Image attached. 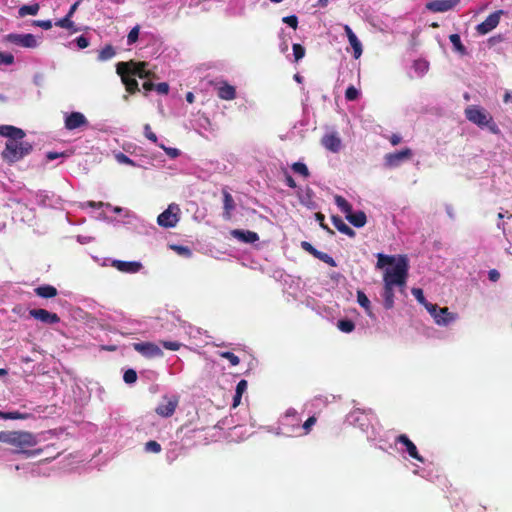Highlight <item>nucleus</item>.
Listing matches in <instances>:
<instances>
[{"mask_svg":"<svg viewBox=\"0 0 512 512\" xmlns=\"http://www.w3.org/2000/svg\"><path fill=\"white\" fill-rule=\"evenodd\" d=\"M219 355L227 359L232 366H237L240 363V358L230 351L220 352Z\"/></svg>","mask_w":512,"mask_h":512,"instance_id":"nucleus-41","label":"nucleus"},{"mask_svg":"<svg viewBox=\"0 0 512 512\" xmlns=\"http://www.w3.org/2000/svg\"><path fill=\"white\" fill-rule=\"evenodd\" d=\"M412 294L415 296V298L418 300L419 303L423 304L425 306V303H428L424 297L423 291L420 288H413Z\"/></svg>","mask_w":512,"mask_h":512,"instance_id":"nucleus-53","label":"nucleus"},{"mask_svg":"<svg viewBox=\"0 0 512 512\" xmlns=\"http://www.w3.org/2000/svg\"><path fill=\"white\" fill-rule=\"evenodd\" d=\"M178 398L176 396H173L171 398L163 397V402H161L155 409V412L164 418L171 417L174 412L176 411V408L178 406Z\"/></svg>","mask_w":512,"mask_h":512,"instance_id":"nucleus-12","label":"nucleus"},{"mask_svg":"<svg viewBox=\"0 0 512 512\" xmlns=\"http://www.w3.org/2000/svg\"><path fill=\"white\" fill-rule=\"evenodd\" d=\"M70 18L71 17H68V15H66L62 19H59L58 21H56L55 25L58 27H61V28L73 29V31L76 32L77 29L74 28V23L71 21Z\"/></svg>","mask_w":512,"mask_h":512,"instance_id":"nucleus-40","label":"nucleus"},{"mask_svg":"<svg viewBox=\"0 0 512 512\" xmlns=\"http://www.w3.org/2000/svg\"><path fill=\"white\" fill-rule=\"evenodd\" d=\"M409 264L406 256H399L397 262L385 269L383 283L397 286L401 292L406 287L408 279Z\"/></svg>","mask_w":512,"mask_h":512,"instance_id":"nucleus-3","label":"nucleus"},{"mask_svg":"<svg viewBox=\"0 0 512 512\" xmlns=\"http://www.w3.org/2000/svg\"><path fill=\"white\" fill-rule=\"evenodd\" d=\"M174 249L177 250L179 253H185L187 255L191 254L190 250L187 247L175 246Z\"/></svg>","mask_w":512,"mask_h":512,"instance_id":"nucleus-63","label":"nucleus"},{"mask_svg":"<svg viewBox=\"0 0 512 512\" xmlns=\"http://www.w3.org/2000/svg\"><path fill=\"white\" fill-rule=\"evenodd\" d=\"M0 442L10 446L13 453L23 454L26 457L38 456L43 452L42 448H35L39 440L29 431H0Z\"/></svg>","mask_w":512,"mask_h":512,"instance_id":"nucleus-2","label":"nucleus"},{"mask_svg":"<svg viewBox=\"0 0 512 512\" xmlns=\"http://www.w3.org/2000/svg\"><path fill=\"white\" fill-rule=\"evenodd\" d=\"M315 219L318 221V223L322 229H324L326 232H328L331 235L334 234V231L332 229H330L329 226L325 223L324 214H322L321 212H317L315 214Z\"/></svg>","mask_w":512,"mask_h":512,"instance_id":"nucleus-44","label":"nucleus"},{"mask_svg":"<svg viewBox=\"0 0 512 512\" xmlns=\"http://www.w3.org/2000/svg\"><path fill=\"white\" fill-rule=\"evenodd\" d=\"M116 72L121 77L127 92L130 94H136L140 91L139 84L135 79V76H132L129 70V64H121L120 62L117 63Z\"/></svg>","mask_w":512,"mask_h":512,"instance_id":"nucleus-6","label":"nucleus"},{"mask_svg":"<svg viewBox=\"0 0 512 512\" xmlns=\"http://www.w3.org/2000/svg\"><path fill=\"white\" fill-rule=\"evenodd\" d=\"M133 348L135 351H137L146 358H155L163 356V351L161 350V348L153 342L133 343Z\"/></svg>","mask_w":512,"mask_h":512,"instance_id":"nucleus-11","label":"nucleus"},{"mask_svg":"<svg viewBox=\"0 0 512 512\" xmlns=\"http://www.w3.org/2000/svg\"><path fill=\"white\" fill-rule=\"evenodd\" d=\"M5 40L9 43L25 47V48H35L38 43L33 34H15L11 33L5 36Z\"/></svg>","mask_w":512,"mask_h":512,"instance_id":"nucleus-10","label":"nucleus"},{"mask_svg":"<svg viewBox=\"0 0 512 512\" xmlns=\"http://www.w3.org/2000/svg\"><path fill=\"white\" fill-rule=\"evenodd\" d=\"M301 248L307 253L311 254L315 258L321 260L322 262L328 264L331 267H336L335 260L327 253L317 250L311 243L307 241L301 242Z\"/></svg>","mask_w":512,"mask_h":512,"instance_id":"nucleus-13","label":"nucleus"},{"mask_svg":"<svg viewBox=\"0 0 512 512\" xmlns=\"http://www.w3.org/2000/svg\"><path fill=\"white\" fill-rule=\"evenodd\" d=\"M39 10V5L37 3L33 5H24L19 9V15L24 17L26 15H35Z\"/></svg>","mask_w":512,"mask_h":512,"instance_id":"nucleus-38","label":"nucleus"},{"mask_svg":"<svg viewBox=\"0 0 512 512\" xmlns=\"http://www.w3.org/2000/svg\"><path fill=\"white\" fill-rule=\"evenodd\" d=\"M223 195V218L225 220H230L232 218V211L235 209V202L232 195L228 192L227 189H222Z\"/></svg>","mask_w":512,"mask_h":512,"instance_id":"nucleus-23","label":"nucleus"},{"mask_svg":"<svg viewBox=\"0 0 512 512\" xmlns=\"http://www.w3.org/2000/svg\"><path fill=\"white\" fill-rule=\"evenodd\" d=\"M344 31H345V34L348 38L350 45L353 48L354 58L358 59L362 55V52H363L362 44L349 25L344 26Z\"/></svg>","mask_w":512,"mask_h":512,"instance_id":"nucleus-22","label":"nucleus"},{"mask_svg":"<svg viewBox=\"0 0 512 512\" xmlns=\"http://www.w3.org/2000/svg\"><path fill=\"white\" fill-rule=\"evenodd\" d=\"M465 116L470 122L480 127L487 126L492 121V117L488 112L474 105L465 109Z\"/></svg>","mask_w":512,"mask_h":512,"instance_id":"nucleus-8","label":"nucleus"},{"mask_svg":"<svg viewBox=\"0 0 512 512\" xmlns=\"http://www.w3.org/2000/svg\"><path fill=\"white\" fill-rule=\"evenodd\" d=\"M75 41L80 49H85L89 46V40L84 35L77 37Z\"/></svg>","mask_w":512,"mask_h":512,"instance_id":"nucleus-55","label":"nucleus"},{"mask_svg":"<svg viewBox=\"0 0 512 512\" xmlns=\"http://www.w3.org/2000/svg\"><path fill=\"white\" fill-rule=\"evenodd\" d=\"M331 220H332V223L333 225L336 227V229L338 231H340L341 233L351 237V238H354L356 233L355 231L349 227L343 220L341 217L337 216V215H333L331 217Z\"/></svg>","mask_w":512,"mask_h":512,"instance_id":"nucleus-27","label":"nucleus"},{"mask_svg":"<svg viewBox=\"0 0 512 512\" xmlns=\"http://www.w3.org/2000/svg\"><path fill=\"white\" fill-rule=\"evenodd\" d=\"M14 63V56L11 53H4L0 51V66L12 65Z\"/></svg>","mask_w":512,"mask_h":512,"instance_id":"nucleus-47","label":"nucleus"},{"mask_svg":"<svg viewBox=\"0 0 512 512\" xmlns=\"http://www.w3.org/2000/svg\"><path fill=\"white\" fill-rule=\"evenodd\" d=\"M154 90L161 95H167L169 93L170 87L168 83L161 82L158 84H155Z\"/></svg>","mask_w":512,"mask_h":512,"instance_id":"nucleus-49","label":"nucleus"},{"mask_svg":"<svg viewBox=\"0 0 512 512\" xmlns=\"http://www.w3.org/2000/svg\"><path fill=\"white\" fill-rule=\"evenodd\" d=\"M394 287L393 285H388L384 283L382 298H383V306L385 309L390 310L394 307Z\"/></svg>","mask_w":512,"mask_h":512,"instance_id":"nucleus-25","label":"nucleus"},{"mask_svg":"<svg viewBox=\"0 0 512 512\" xmlns=\"http://www.w3.org/2000/svg\"><path fill=\"white\" fill-rule=\"evenodd\" d=\"M292 50H293L294 60L296 62L300 61L305 56V48L301 44H298V43L293 44Z\"/></svg>","mask_w":512,"mask_h":512,"instance_id":"nucleus-42","label":"nucleus"},{"mask_svg":"<svg viewBox=\"0 0 512 512\" xmlns=\"http://www.w3.org/2000/svg\"><path fill=\"white\" fill-rule=\"evenodd\" d=\"M65 128L75 130L88 125V120L81 112H71L65 117Z\"/></svg>","mask_w":512,"mask_h":512,"instance_id":"nucleus-15","label":"nucleus"},{"mask_svg":"<svg viewBox=\"0 0 512 512\" xmlns=\"http://www.w3.org/2000/svg\"><path fill=\"white\" fill-rule=\"evenodd\" d=\"M300 422L301 418L298 416L297 411L290 408L286 411L282 419V426L286 427L291 425V429H289L288 432H295V430L300 429Z\"/></svg>","mask_w":512,"mask_h":512,"instance_id":"nucleus-20","label":"nucleus"},{"mask_svg":"<svg viewBox=\"0 0 512 512\" xmlns=\"http://www.w3.org/2000/svg\"><path fill=\"white\" fill-rule=\"evenodd\" d=\"M217 95L222 100H233L236 98V89L234 86L224 82L218 87Z\"/></svg>","mask_w":512,"mask_h":512,"instance_id":"nucleus-26","label":"nucleus"},{"mask_svg":"<svg viewBox=\"0 0 512 512\" xmlns=\"http://www.w3.org/2000/svg\"><path fill=\"white\" fill-rule=\"evenodd\" d=\"M457 2H427L426 8L432 12H446L454 8Z\"/></svg>","mask_w":512,"mask_h":512,"instance_id":"nucleus-28","label":"nucleus"},{"mask_svg":"<svg viewBox=\"0 0 512 512\" xmlns=\"http://www.w3.org/2000/svg\"><path fill=\"white\" fill-rule=\"evenodd\" d=\"M449 40L452 43V45L456 51H458L462 54H464L466 52V49H465L464 45L462 44L461 38L458 34H451L449 36Z\"/></svg>","mask_w":512,"mask_h":512,"instance_id":"nucleus-37","label":"nucleus"},{"mask_svg":"<svg viewBox=\"0 0 512 512\" xmlns=\"http://www.w3.org/2000/svg\"><path fill=\"white\" fill-rule=\"evenodd\" d=\"M389 140L393 146H396L401 142L402 138L398 134H392Z\"/></svg>","mask_w":512,"mask_h":512,"instance_id":"nucleus-61","label":"nucleus"},{"mask_svg":"<svg viewBox=\"0 0 512 512\" xmlns=\"http://www.w3.org/2000/svg\"><path fill=\"white\" fill-rule=\"evenodd\" d=\"M282 21L293 29H296L298 26V18L295 15L283 17Z\"/></svg>","mask_w":512,"mask_h":512,"instance_id":"nucleus-50","label":"nucleus"},{"mask_svg":"<svg viewBox=\"0 0 512 512\" xmlns=\"http://www.w3.org/2000/svg\"><path fill=\"white\" fill-rule=\"evenodd\" d=\"M153 79H147L142 85L146 92L154 90L155 84L152 82Z\"/></svg>","mask_w":512,"mask_h":512,"instance_id":"nucleus-60","label":"nucleus"},{"mask_svg":"<svg viewBox=\"0 0 512 512\" xmlns=\"http://www.w3.org/2000/svg\"><path fill=\"white\" fill-rule=\"evenodd\" d=\"M321 144L333 153L339 152L342 146L341 139L336 132L325 134L321 139Z\"/></svg>","mask_w":512,"mask_h":512,"instance_id":"nucleus-19","label":"nucleus"},{"mask_svg":"<svg viewBox=\"0 0 512 512\" xmlns=\"http://www.w3.org/2000/svg\"><path fill=\"white\" fill-rule=\"evenodd\" d=\"M32 417L31 413H21L19 411L3 412L0 411V418L5 420H26Z\"/></svg>","mask_w":512,"mask_h":512,"instance_id":"nucleus-30","label":"nucleus"},{"mask_svg":"<svg viewBox=\"0 0 512 512\" xmlns=\"http://www.w3.org/2000/svg\"><path fill=\"white\" fill-rule=\"evenodd\" d=\"M112 266L123 273H137L142 268V264L137 261L114 260Z\"/></svg>","mask_w":512,"mask_h":512,"instance_id":"nucleus-21","label":"nucleus"},{"mask_svg":"<svg viewBox=\"0 0 512 512\" xmlns=\"http://www.w3.org/2000/svg\"><path fill=\"white\" fill-rule=\"evenodd\" d=\"M123 380L127 384H132L137 380V373L133 369H128L124 372Z\"/></svg>","mask_w":512,"mask_h":512,"instance_id":"nucleus-46","label":"nucleus"},{"mask_svg":"<svg viewBox=\"0 0 512 512\" xmlns=\"http://www.w3.org/2000/svg\"><path fill=\"white\" fill-rule=\"evenodd\" d=\"M144 133H145V136L147 139H149L153 143H157L158 138H157L156 134L151 130V127L149 124L144 125Z\"/></svg>","mask_w":512,"mask_h":512,"instance_id":"nucleus-52","label":"nucleus"},{"mask_svg":"<svg viewBox=\"0 0 512 512\" xmlns=\"http://www.w3.org/2000/svg\"><path fill=\"white\" fill-rule=\"evenodd\" d=\"M247 385H248V383H247L246 380H244V379L240 380L237 383L236 391L235 392L243 394L246 391V389H247Z\"/></svg>","mask_w":512,"mask_h":512,"instance_id":"nucleus-56","label":"nucleus"},{"mask_svg":"<svg viewBox=\"0 0 512 512\" xmlns=\"http://www.w3.org/2000/svg\"><path fill=\"white\" fill-rule=\"evenodd\" d=\"M0 136L7 138L1 156L9 164L23 159L32 150V145L24 140L26 134L21 128L12 125H1Z\"/></svg>","mask_w":512,"mask_h":512,"instance_id":"nucleus-1","label":"nucleus"},{"mask_svg":"<svg viewBox=\"0 0 512 512\" xmlns=\"http://www.w3.org/2000/svg\"><path fill=\"white\" fill-rule=\"evenodd\" d=\"M144 450L147 452V453H155V454H158L161 452L162 450V447L161 445L155 441V440H150L148 442L145 443V446H144Z\"/></svg>","mask_w":512,"mask_h":512,"instance_id":"nucleus-39","label":"nucleus"},{"mask_svg":"<svg viewBox=\"0 0 512 512\" xmlns=\"http://www.w3.org/2000/svg\"><path fill=\"white\" fill-rule=\"evenodd\" d=\"M412 157V151L410 148H405L395 153H389L385 155V164L388 167H396L402 161L409 160Z\"/></svg>","mask_w":512,"mask_h":512,"instance_id":"nucleus-17","label":"nucleus"},{"mask_svg":"<svg viewBox=\"0 0 512 512\" xmlns=\"http://www.w3.org/2000/svg\"><path fill=\"white\" fill-rule=\"evenodd\" d=\"M231 234L237 238L238 240L245 242V243H254L259 240V236L256 232L253 231H244L235 229L231 232Z\"/></svg>","mask_w":512,"mask_h":512,"instance_id":"nucleus-24","label":"nucleus"},{"mask_svg":"<svg viewBox=\"0 0 512 512\" xmlns=\"http://www.w3.org/2000/svg\"><path fill=\"white\" fill-rule=\"evenodd\" d=\"M426 310L440 326H448L457 319V314L449 311L447 307L440 308L437 304L425 303Z\"/></svg>","mask_w":512,"mask_h":512,"instance_id":"nucleus-5","label":"nucleus"},{"mask_svg":"<svg viewBox=\"0 0 512 512\" xmlns=\"http://www.w3.org/2000/svg\"><path fill=\"white\" fill-rule=\"evenodd\" d=\"M121 64H129V70L132 76L139 77L140 79H155L156 74L147 69L148 63L144 61L136 62L130 60L127 62H120Z\"/></svg>","mask_w":512,"mask_h":512,"instance_id":"nucleus-9","label":"nucleus"},{"mask_svg":"<svg viewBox=\"0 0 512 512\" xmlns=\"http://www.w3.org/2000/svg\"><path fill=\"white\" fill-rule=\"evenodd\" d=\"M285 183L290 188H296L297 186L295 180L288 172H285Z\"/></svg>","mask_w":512,"mask_h":512,"instance_id":"nucleus-57","label":"nucleus"},{"mask_svg":"<svg viewBox=\"0 0 512 512\" xmlns=\"http://www.w3.org/2000/svg\"><path fill=\"white\" fill-rule=\"evenodd\" d=\"M413 68L418 76H423L429 70V63L425 60L418 59L413 63Z\"/></svg>","mask_w":512,"mask_h":512,"instance_id":"nucleus-33","label":"nucleus"},{"mask_svg":"<svg viewBox=\"0 0 512 512\" xmlns=\"http://www.w3.org/2000/svg\"><path fill=\"white\" fill-rule=\"evenodd\" d=\"M316 422L317 418L315 416L309 417L302 425L303 435H308Z\"/></svg>","mask_w":512,"mask_h":512,"instance_id":"nucleus-43","label":"nucleus"},{"mask_svg":"<svg viewBox=\"0 0 512 512\" xmlns=\"http://www.w3.org/2000/svg\"><path fill=\"white\" fill-rule=\"evenodd\" d=\"M179 213V206L176 204H170L168 208L158 216V225L164 228L175 227L180 220Z\"/></svg>","mask_w":512,"mask_h":512,"instance_id":"nucleus-7","label":"nucleus"},{"mask_svg":"<svg viewBox=\"0 0 512 512\" xmlns=\"http://www.w3.org/2000/svg\"><path fill=\"white\" fill-rule=\"evenodd\" d=\"M395 256L384 255L382 253L377 254V268H383L384 266H393L396 263Z\"/></svg>","mask_w":512,"mask_h":512,"instance_id":"nucleus-31","label":"nucleus"},{"mask_svg":"<svg viewBox=\"0 0 512 512\" xmlns=\"http://www.w3.org/2000/svg\"><path fill=\"white\" fill-rule=\"evenodd\" d=\"M337 327L344 333H351L355 329V323L350 319H341L337 322Z\"/></svg>","mask_w":512,"mask_h":512,"instance_id":"nucleus-34","label":"nucleus"},{"mask_svg":"<svg viewBox=\"0 0 512 512\" xmlns=\"http://www.w3.org/2000/svg\"><path fill=\"white\" fill-rule=\"evenodd\" d=\"M501 14L502 11L491 13L482 23L476 27L477 32L484 35L496 28L499 24Z\"/></svg>","mask_w":512,"mask_h":512,"instance_id":"nucleus-16","label":"nucleus"},{"mask_svg":"<svg viewBox=\"0 0 512 512\" xmlns=\"http://www.w3.org/2000/svg\"><path fill=\"white\" fill-rule=\"evenodd\" d=\"M138 36H139V27L136 26V27L131 29V31L129 32V34L127 36L128 44L135 43L138 40Z\"/></svg>","mask_w":512,"mask_h":512,"instance_id":"nucleus-51","label":"nucleus"},{"mask_svg":"<svg viewBox=\"0 0 512 512\" xmlns=\"http://www.w3.org/2000/svg\"><path fill=\"white\" fill-rule=\"evenodd\" d=\"M489 280L492 282H497L500 278V273L496 269H491L488 272Z\"/></svg>","mask_w":512,"mask_h":512,"instance_id":"nucleus-58","label":"nucleus"},{"mask_svg":"<svg viewBox=\"0 0 512 512\" xmlns=\"http://www.w3.org/2000/svg\"><path fill=\"white\" fill-rule=\"evenodd\" d=\"M357 302L362 308L365 309L366 313L369 316L372 314L370 300L368 299L367 295L361 290L357 291Z\"/></svg>","mask_w":512,"mask_h":512,"instance_id":"nucleus-32","label":"nucleus"},{"mask_svg":"<svg viewBox=\"0 0 512 512\" xmlns=\"http://www.w3.org/2000/svg\"><path fill=\"white\" fill-rule=\"evenodd\" d=\"M291 168L295 173L302 175L304 178H308L310 176L308 167L302 162L293 163Z\"/></svg>","mask_w":512,"mask_h":512,"instance_id":"nucleus-36","label":"nucleus"},{"mask_svg":"<svg viewBox=\"0 0 512 512\" xmlns=\"http://www.w3.org/2000/svg\"><path fill=\"white\" fill-rule=\"evenodd\" d=\"M359 97V91L354 86H349L345 91V98L348 101H355Z\"/></svg>","mask_w":512,"mask_h":512,"instance_id":"nucleus-45","label":"nucleus"},{"mask_svg":"<svg viewBox=\"0 0 512 512\" xmlns=\"http://www.w3.org/2000/svg\"><path fill=\"white\" fill-rule=\"evenodd\" d=\"M165 152L166 154L171 157V158H176L180 155V151L177 149V148H171V147H166L164 146L163 144H160L159 145Z\"/></svg>","mask_w":512,"mask_h":512,"instance_id":"nucleus-54","label":"nucleus"},{"mask_svg":"<svg viewBox=\"0 0 512 512\" xmlns=\"http://www.w3.org/2000/svg\"><path fill=\"white\" fill-rule=\"evenodd\" d=\"M29 315L45 324H56L60 321L59 316L56 313L49 312L46 309H31Z\"/></svg>","mask_w":512,"mask_h":512,"instance_id":"nucleus-14","label":"nucleus"},{"mask_svg":"<svg viewBox=\"0 0 512 512\" xmlns=\"http://www.w3.org/2000/svg\"><path fill=\"white\" fill-rule=\"evenodd\" d=\"M37 296L42 298H53L58 294L57 289L52 285H43L34 289Z\"/></svg>","mask_w":512,"mask_h":512,"instance_id":"nucleus-29","label":"nucleus"},{"mask_svg":"<svg viewBox=\"0 0 512 512\" xmlns=\"http://www.w3.org/2000/svg\"><path fill=\"white\" fill-rule=\"evenodd\" d=\"M396 442L403 444L406 447L409 456L421 463L424 462V458L418 453L416 445L409 439L406 434H401L396 438Z\"/></svg>","mask_w":512,"mask_h":512,"instance_id":"nucleus-18","label":"nucleus"},{"mask_svg":"<svg viewBox=\"0 0 512 512\" xmlns=\"http://www.w3.org/2000/svg\"><path fill=\"white\" fill-rule=\"evenodd\" d=\"M335 203L338 208L346 214V219L355 227L361 228L367 222L366 214L363 211H352V205L342 196H335Z\"/></svg>","mask_w":512,"mask_h":512,"instance_id":"nucleus-4","label":"nucleus"},{"mask_svg":"<svg viewBox=\"0 0 512 512\" xmlns=\"http://www.w3.org/2000/svg\"><path fill=\"white\" fill-rule=\"evenodd\" d=\"M243 394L235 392V395L233 397V407H237L241 403V398Z\"/></svg>","mask_w":512,"mask_h":512,"instance_id":"nucleus-62","label":"nucleus"},{"mask_svg":"<svg viewBox=\"0 0 512 512\" xmlns=\"http://www.w3.org/2000/svg\"><path fill=\"white\" fill-rule=\"evenodd\" d=\"M114 55H115V50H114L113 46L112 45H106L104 48H102L99 51L98 59L100 61H106V60H109L112 57H114Z\"/></svg>","mask_w":512,"mask_h":512,"instance_id":"nucleus-35","label":"nucleus"},{"mask_svg":"<svg viewBox=\"0 0 512 512\" xmlns=\"http://www.w3.org/2000/svg\"><path fill=\"white\" fill-rule=\"evenodd\" d=\"M162 346L171 351H178L182 344L177 341H161Z\"/></svg>","mask_w":512,"mask_h":512,"instance_id":"nucleus-48","label":"nucleus"},{"mask_svg":"<svg viewBox=\"0 0 512 512\" xmlns=\"http://www.w3.org/2000/svg\"><path fill=\"white\" fill-rule=\"evenodd\" d=\"M35 24L45 30H48L52 27V22L50 20H39L36 21Z\"/></svg>","mask_w":512,"mask_h":512,"instance_id":"nucleus-59","label":"nucleus"},{"mask_svg":"<svg viewBox=\"0 0 512 512\" xmlns=\"http://www.w3.org/2000/svg\"><path fill=\"white\" fill-rule=\"evenodd\" d=\"M119 159L121 162L132 164V160L122 153L119 155Z\"/></svg>","mask_w":512,"mask_h":512,"instance_id":"nucleus-64","label":"nucleus"}]
</instances>
